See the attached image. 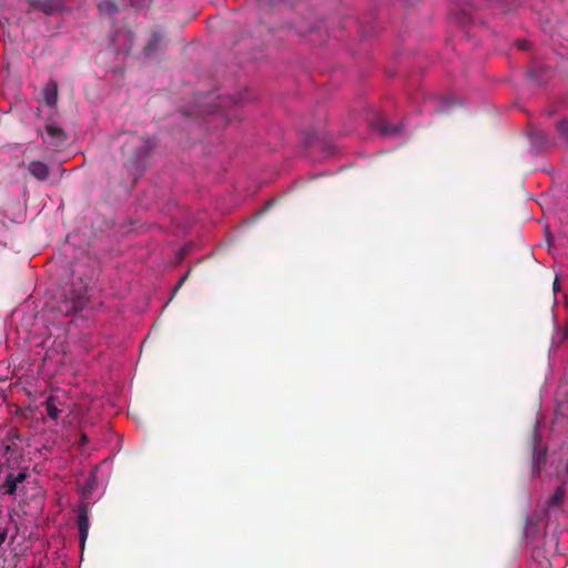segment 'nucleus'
<instances>
[{"label":"nucleus","mask_w":568,"mask_h":568,"mask_svg":"<svg viewBox=\"0 0 568 568\" xmlns=\"http://www.w3.org/2000/svg\"><path fill=\"white\" fill-rule=\"evenodd\" d=\"M155 143L149 136L129 134L121 148L124 166L135 178L140 176L146 169L151 152Z\"/></svg>","instance_id":"nucleus-1"},{"label":"nucleus","mask_w":568,"mask_h":568,"mask_svg":"<svg viewBox=\"0 0 568 568\" xmlns=\"http://www.w3.org/2000/svg\"><path fill=\"white\" fill-rule=\"evenodd\" d=\"M30 476L28 467L0 466V487L2 493L13 496L24 488V483Z\"/></svg>","instance_id":"nucleus-2"},{"label":"nucleus","mask_w":568,"mask_h":568,"mask_svg":"<svg viewBox=\"0 0 568 568\" xmlns=\"http://www.w3.org/2000/svg\"><path fill=\"white\" fill-rule=\"evenodd\" d=\"M530 476L540 478L548 462V448L542 444L541 435L535 424L530 439Z\"/></svg>","instance_id":"nucleus-3"},{"label":"nucleus","mask_w":568,"mask_h":568,"mask_svg":"<svg viewBox=\"0 0 568 568\" xmlns=\"http://www.w3.org/2000/svg\"><path fill=\"white\" fill-rule=\"evenodd\" d=\"M20 437L16 430H10L8 433L6 439L1 444L3 462L0 463V466L27 467L23 465L26 460L23 458L22 448L18 443Z\"/></svg>","instance_id":"nucleus-4"},{"label":"nucleus","mask_w":568,"mask_h":568,"mask_svg":"<svg viewBox=\"0 0 568 568\" xmlns=\"http://www.w3.org/2000/svg\"><path fill=\"white\" fill-rule=\"evenodd\" d=\"M38 133L41 135L43 143L54 150L64 146L68 141L65 131L54 123L45 124L44 131L38 130Z\"/></svg>","instance_id":"nucleus-5"},{"label":"nucleus","mask_w":568,"mask_h":568,"mask_svg":"<svg viewBox=\"0 0 568 568\" xmlns=\"http://www.w3.org/2000/svg\"><path fill=\"white\" fill-rule=\"evenodd\" d=\"M550 466L555 469L557 479L566 485L568 483V444H562L557 453L552 454Z\"/></svg>","instance_id":"nucleus-6"},{"label":"nucleus","mask_w":568,"mask_h":568,"mask_svg":"<svg viewBox=\"0 0 568 568\" xmlns=\"http://www.w3.org/2000/svg\"><path fill=\"white\" fill-rule=\"evenodd\" d=\"M30 4L34 10H38L45 16H53L64 10L63 0H30Z\"/></svg>","instance_id":"nucleus-7"},{"label":"nucleus","mask_w":568,"mask_h":568,"mask_svg":"<svg viewBox=\"0 0 568 568\" xmlns=\"http://www.w3.org/2000/svg\"><path fill=\"white\" fill-rule=\"evenodd\" d=\"M58 98V83L53 79H50L41 90V102L48 108H57Z\"/></svg>","instance_id":"nucleus-8"},{"label":"nucleus","mask_w":568,"mask_h":568,"mask_svg":"<svg viewBox=\"0 0 568 568\" xmlns=\"http://www.w3.org/2000/svg\"><path fill=\"white\" fill-rule=\"evenodd\" d=\"M24 166L28 173L39 182H45L50 176V166L43 161H30Z\"/></svg>","instance_id":"nucleus-9"},{"label":"nucleus","mask_w":568,"mask_h":568,"mask_svg":"<svg viewBox=\"0 0 568 568\" xmlns=\"http://www.w3.org/2000/svg\"><path fill=\"white\" fill-rule=\"evenodd\" d=\"M89 517L85 508L81 509L78 516V529L80 537V546L83 549L89 535Z\"/></svg>","instance_id":"nucleus-10"},{"label":"nucleus","mask_w":568,"mask_h":568,"mask_svg":"<svg viewBox=\"0 0 568 568\" xmlns=\"http://www.w3.org/2000/svg\"><path fill=\"white\" fill-rule=\"evenodd\" d=\"M57 400H58V398L55 396L51 395L44 402L47 414L53 420H57L61 413V410L59 409V407L57 405Z\"/></svg>","instance_id":"nucleus-11"},{"label":"nucleus","mask_w":568,"mask_h":568,"mask_svg":"<svg viewBox=\"0 0 568 568\" xmlns=\"http://www.w3.org/2000/svg\"><path fill=\"white\" fill-rule=\"evenodd\" d=\"M87 304V301H84L82 297H79L78 301H65L64 307H61V312H64L67 314L71 312H78L84 307Z\"/></svg>","instance_id":"nucleus-12"},{"label":"nucleus","mask_w":568,"mask_h":568,"mask_svg":"<svg viewBox=\"0 0 568 568\" xmlns=\"http://www.w3.org/2000/svg\"><path fill=\"white\" fill-rule=\"evenodd\" d=\"M564 497H565V487L561 484V486L557 487L555 489V491L552 493V495L549 497V499L547 501V506L555 507V506L560 505L564 500Z\"/></svg>","instance_id":"nucleus-13"},{"label":"nucleus","mask_w":568,"mask_h":568,"mask_svg":"<svg viewBox=\"0 0 568 568\" xmlns=\"http://www.w3.org/2000/svg\"><path fill=\"white\" fill-rule=\"evenodd\" d=\"M378 130L384 136L397 135L402 131V124L390 125L383 121L381 122Z\"/></svg>","instance_id":"nucleus-14"},{"label":"nucleus","mask_w":568,"mask_h":568,"mask_svg":"<svg viewBox=\"0 0 568 568\" xmlns=\"http://www.w3.org/2000/svg\"><path fill=\"white\" fill-rule=\"evenodd\" d=\"M538 532V523L531 518L526 517L524 526V535L526 537H534Z\"/></svg>","instance_id":"nucleus-15"},{"label":"nucleus","mask_w":568,"mask_h":568,"mask_svg":"<svg viewBox=\"0 0 568 568\" xmlns=\"http://www.w3.org/2000/svg\"><path fill=\"white\" fill-rule=\"evenodd\" d=\"M99 8L101 11L106 12V13H115L118 11L115 3L112 2L111 0H102L99 3Z\"/></svg>","instance_id":"nucleus-16"},{"label":"nucleus","mask_w":568,"mask_h":568,"mask_svg":"<svg viewBox=\"0 0 568 568\" xmlns=\"http://www.w3.org/2000/svg\"><path fill=\"white\" fill-rule=\"evenodd\" d=\"M161 41H162V36L160 33L153 32L149 43L145 47V50L153 51Z\"/></svg>","instance_id":"nucleus-17"},{"label":"nucleus","mask_w":568,"mask_h":568,"mask_svg":"<svg viewBox=\"0 0 568 568\" xmlns=\"http://www.w3.org/2000/svg\"><path fill=\"white\" fill-rule=\"evenodd\" d=\"M258 1L266 3V4H273L276 0H258Z\"/></svg>","instance_id":"nucleus-18"},{"label":"nucleus","mask_w":568,"mask_h":568,"mask_svg":"<svg viewBox=\"0 0 568 568\" xmlns=\"http://www.w3.org/2000/svg\"><path fill=\"white\" fill-rule=\"evenodd\" d=\"M519 48L520 49H526L527 48V42L526 41L519 42Z\"/></svg>","instance_id":"nucleus-19"},{"label":"nucleus","mask_w":568,"mask_h":568,"mask_svg":"<svg viewBox=\"0 0 568 568\" xmlns=\"http://www.w3.org/2000/svg\"><path fill=\"white\" fill-rule=\"evenodd\" d=\"M557 290H559V283H558V281L556 278L555 282H554V291L556 292Z\"/></svg>","instance_id":"nucleus-20"},{"label":"nucleus","mask_w":568,"mask_h":568,"mask_svg":"<svg viewBox=\"0 0 568 568\" xmlns=\"http://www.w3.org/2000/svg\"><path fill=\"white\" fill-rule=\"evenodd\" d=\"M536 136H539L540 139H544L545 134L542 131L536 132Z\"/></svg>","instance_id":"nucleus-21"},{"label":"nucleus","mask_w":568,"mask_h":568,"mask_svg":"<svg viewBox=\"0 0 568 568\" xmlns=\"http://www.w3.org/2000/svg\"><path fill=\"white\" fill-rule=\"evenodd\" d=\"M4 538H6V535L4 534H1L0 535V544H2L4 541Z\"/></svg>","instance_id":"nucleus-22"},{"label":"nucleus","mask_w":568,"mask_h":568,"mask_svg":"<svg viewBox=\"0 0 568 568\" xmlns=\"http://www.w3.org/2000/svg\"><path fill=\"white\" fill-rule=\"evenodd\" d=\"M564 337H565V338H568V328L565 331V333H564Z\"/></svg>","instance_id":"nucleus-23"},{"label":"nucleus","mask_w":568,"mask_h":568,"mask_svg":"<svg viewBox=\"0 0 568 568\" xmlns=\"http://www.w3.org/2000/svg\"><path fill=\"white\" fill-rule=\"evenodd\" d=\"M185 277H183L180 282H179V285L178 286H181L184 282Z\"/></svg>","instance_id":"nucleus-24"},{"label":"nucleus","mask_w":568,"mask_h":568,"mask_svg":"<svg viewBox=\"0 0 568 568\" xmlns=\"http://www.w3.org/2000/svg\"><path fill=\"white\" fill-rule=\"evenodd\" d=\"M85 440H87V436H85V435H83V436H82V442H85Z\"/></svg>","instance_id":"nucleus-25"}]
</instances>
